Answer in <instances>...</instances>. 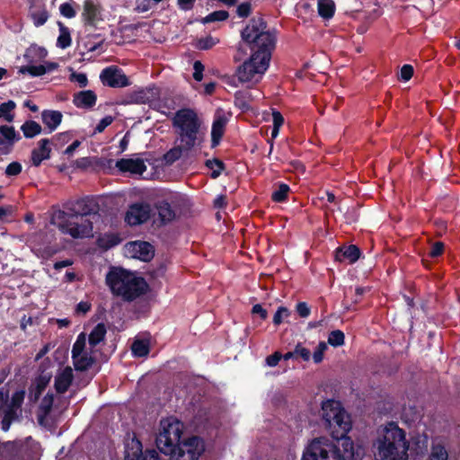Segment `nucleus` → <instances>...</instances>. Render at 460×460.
Masks as SVG:
<instances>
[{
	"instance_id": "obj_1",
	"label": "nucleus",
	"mask_w": 460,
	"mask_h": 460,
	"mask_svg": "<svg viewBox=\"0 0 460 460\" xmlns=\"http://www.w3.org/2000/svg\"><path fill=\"white\" fill-rule=\"evenodd\" d=\"M241 38L251 56L236 68L234 76L243 84L254 85L269 68L276 36L267 29L262 18L254 17L241 31Z\"/></svg>"
},
{
	"instance_id": "obj_2",
	"label": "nucleus",
	"mask_w": 460,
	"mask_h": 460,
	"mask_svg": "<svg viewBox=\"0 0 460 460\" xmlns=\"http://www.w3.org/2000/svg\"><path fill=\"white\" fill-rule=\"evenodd\" d=\"M98 206L90 199H79L54 213L52 222L62 233L75 239L93 236V220L99 217Z\"/></svg>"
},
{
	"instance_id": "obj_3",
	"label": "nucleus",
	"mask_w": 460,
	"mask_h": 460,
	"mask_svg": "<svg viewBox=\"0 0 460 460\" xmlns=\"http://www.w3.org/2000/svg\"><path fill=\"white\" fill-rule=\"evenodd\" d=\"M364 454V448L355 446L350 438L333 442L321 437L308 442L301 460H361Z\"/></svg>"
},
{
	"instance_id": "obj_4",
	"label": "nucleus",
	"mask_w": 460,
	"mask_h": 460,
	"mask_svg": "<svg viewBox=\"0 0 460 460\" xmlns=\"http://www.w3.org/2000/svg\"><path fill=\"white\" fill-rule=\"evenodd\" d=\"M373 448L375 460H409L410 440L394 421L377 429Z\"/></svg>"
},
{
	"instance_id": "obj_5",
	"label": "nucleus",
	"mask_w": 460,
	"mask_h": 460,
	"mask_svg": "<svg viewBox=\"0 0 460 460\" xmlns=\"http://www.w3.org/2000/svg\"><path fill=\"white\" fill-rule=\"evenodd\" d=\"M106 284L111 293L124 302H133L150 291L145 278L137 271L112 267L106 275Z\"/></svg>"
},
{
	"instance_id": "obj_6",
	"label": "nucleus",
	"mask_w": 460,
	"mask_h": 460,
	"mask_svg": "<svg viewBox=\"0 0 460 460\" xmlns=\"http://www.w3.org/2000/svg\"><path fill=\"white\" fill-rule=\"evenodd\" d=\"M172 126L178 135L177 141L184 142L187 147L195 146L201 120L194 110L184 108L176 111Z\"/></svg>"
},
{
	"instance_id": "obj_7",
	"label": "nucleus",
	"mask_w": 460,
	"mask_h": 460,
	"mask_svg": "<svg viewBox=\"0 0 460 460\" xmlns=\"http://www.w3.org/2000/svg\"><path fill=\"white\" fill-rule=\"evenodd\" d=\"M184 424L176 418L169 417L160 421L156 446L164 454L172 451L182 440Z\"/></svg>"
},
{
	"instance_id": "obj_8",
	"label": "nucleus",
	"mask_w": 460,
	"mask_h": 460,
	"mask_svg": "<svg viewBox=\"0 0 460 460\" xmlns=\"http://www.w3.org/2000/svg\"><path fill=\"white\" fill-rule=\"evenodd\" d=\"M204 443L197 437L184 438L169 451L171 460H198L204 452Z\"/></svg>"
},
{
	"instance_id": "obj_9",
	"label": "nucleus",
	"mask_w": 460,
	"mask_h": 460,
	"mask_svg": "<svg viewBox=\"0 0 460 460\" xmlns=\"http://www.w3.org/2000/svg\"><path fill=\"white\" fill-rule=\"evenodd\" d=\"M73 363L77 370H86L94 360L93 347L86 345V336L84 332L80 333L72 349Z\"/></svg>"
},
{
	"instance_id": "obj_10",
	"label": "nucleus",
	"mask_w": 460,
	"mask_h": 460,
	"mask_svg": "<svg viewBox=\"0 0 460 460\" xmlns=\"http://www.w3.org/2000/svg\"><path fill=\"white\" fill-rule=\"evenodd\" d=\"M352 423L350 416L343 409L341 411V414H337V417L333 418L326 427L331 433L332 437L338 441L346 438V435L351 429Z\"/></svg>"
},
{
	"instance_id": "obj_11",
	"label": "nucleus",
	"mask_w": 460,
	"mask_h": 460,
	"mask_svg": "<svg viewBox=\"0 0 460 460\" xmlns=\"http://www.w3.org/2000/svg\"><path fill=\"white\" fill-rule=\"evenodd\" d=\"M159 455L155 450H147L143 453L142 444L136 438L126 442L125 460H158Z\"/></svg>"
},
{
	"instance_id": "obj_12",
	"label": "nucleus",
	"mask_w": 460,
	"mask_h": 460,
	"mask_svg": "<svg viewBox=\"0 0 460 460\" xmlns=\"http://www.w3.org/2000/svg\"><path fill=\"white\" fill-rule=\"evenodd\" d=\"M100 79L104 85L112 88L125 87L129 84L126 75L116 66L104 68L100 75Z\"/></svg>"
},
{
	"instance_id": "obj_13",
	"label": "nucleus",
	"mask_w": 460,
	"mask_h": 460,
	"mask_svg": "<svg viewBox=\"0 0 460 460\" xmlns=\"http://www.w3.org/2000/svg\"><path fill=\"white\" fill-rule=\"evenodd\" d=\"M151 211L149 204L135 203L128 208L125 220L130 226L140 225L149 219Z\"/></svg>"
},
{
	"instance_id": "obj_14",
	"label": "nucleus",
	"mask_w": 460,
	"mask_h": 460,
	"mask_svg": "<svg viewBox=\"0 0 460 460\" xmlns=\"http://www.w3.org/2000/svg\"><path fill=\"white\" fill-rule=\"evenodd\" d=\"M125 255L130 259H152L155 256V249L147 242H130L125 245Z\"/></svg>"
},
{
	"instance_id": "obj_15",
	"label": "nucleus",
	"mask_w": 460,
	"mask_h": 460,
	"mask_svg": "<svg viewBox=\"0 0 460 460\" xmlns=\"http://www.w3.org/2000/svg\"><path fill=\"white\" fill-rule=\"evenodd\" d=\"M116 168L121 172L141 175L146 170V165L141 158H122L116 162Z\"/></svg>"
},
{
	"instance_id": "obj_16",
	"label": "nucleus",
	"mask_w": 460,
	"mask_h": 460,
	"mask_svg": "<svg viewBox=\"0 0 460 460\" xmlns=\"http://www.w3.org/2000/svg\"><path fill=\"white\" fill-rule=\"evenodd\" d=\"M51 377L52 374L50 372L43 371L32 381L29 389L31 400L37 401L39 399L41 393L49 384Z\"/></svg>"
},
{
	"instance_id": "obj_17",
	"label": "nucleus",
	"mask_w": 460,
	"mask_h": 460,
	"mask_svg": "<svg viewBox=\"0 0 460 460\" xmlns=\"http://www.w3.org/2000/svg\"><path fill=\"white\" fill-rule=\"evenodd\" d=\"M343 408L341 404L334 400H327L322 403V420L324 422L325 428L327 425L333 420V418L337 417V414H341V411Z\"/></svg>"
},
{
	"instance_id": "obj_18",
	"label": "nucleus",
	"mask_w": 460,
	"mask_h": 460,
	"mask_svg": "<svg viewBox=\"0 0 460 460\" xmlns=\"http://www.w3.org/2000/svg\"><path fill=\"white\" fill-rule=\"evenodd\" d=\"M49 146V140L43 138L39 141L38 147L31 151V163L34 166H39L43 160L50 157L51 149Z\"/></svg>"
},
{
	"instance_id": "obj_19",
	"label": "nucleus",
	"mask_w": 460,
	"mask_h": 460,
	"mask_svg": "<svg viewBox=\"0 0 460 460\" xmlns=\"http://www.w3.org/2000/svg\"><path fill=\"white\" fill-rule=\"evenodd\" d=\"M73 370L70 367L60 369L55 377V388L58 393H65L73 381Z\"/></svg>"
},
{
	"instance_id": "obj_20",
	"label": "nucleus",
	"mask_w": 460,
	"mask_h": 460,
	"mask_svg": "<svg viewBox=\"0 0 460 460\" xmlns=\"http://www.w3.org/2000/svg\"><path fill=\"white\" fill-rule=\"evenodd\" d=\"M101 13V8L95 4L93 0H85L84 2L83 17L87 24L93 25Z\"/></svg>"
},
{
	"instance_id": "obj_21",
	"label": "nucleus",
	"mask_w": 460,
	"mask_h": 460,
	"mask_svg": "<svg viewBox=\"0 0 460 460\" xmlns=\"http://www.w3.org/2000/svg\"><path fill=\"white\" fill-rule=\"evenodd\" d=\"M96 100V94L88 90L76 93L74 97V103L78 108H91L95 104Z\"/></svg>"
},
{
	"instance_id": "obj_22",
	"label": "nucleus",
	"mask_w": 460,
	"mask_h": 460,
	"mask_svg": "<svg viewBox=\"0 0 460 460\" xmlns=\"http://www.w3.org/2000/svg\"><path fill=\"white\" fill-rule=\"evenodd\" d=\"M63 115L58 111H43L41 119L50 131L55 130L62 121Z\"/></svg>"
},
{
	"instance_id": "obj_23",
	"label": "nucleus",
	"mask_w": 460,
	"mask_h": 460,
	"mask_svg": "<svg viewBox=\"0 0 460 460\" xmlns=\"http://www.w3.org/2000/svg\"><path fill=\"white\" fill-rule=\"evenodd\" d=\"M24 396L25 393L22 390L17 391L13 394L9 408L5 412V419H9L13 416L17 418L18 411H20V408L23 402Z\"/></svg>"
},
{
	"instance_id": "obj_24",
	"label": "nucleus",
	"mask_w": 460,
	"mask_h": 460,
	"mask_svg": "<svg viewBox=\"0 0 460 460\" xmlns=\"http://www.w3.org/2000/svg\"><path fill=\"white\" fill-rule=\"evenodd\" d=\"M361 252L357 245H342L336 249L335 259H359Z\"/></svg>"
},
{
	"instance_id": "obj_25",
	"label": "nucleus",
	"mask_w": 460,
	"mask_h": 460,
	"mask_svg": "<svg viewBox=\"0 0 460 460\" xmlns=\"http://www.w3.org/2000/svg\"><path fill=\"white\" fill-rule=\"evenodd\" d=\"M448 453L443 441L436 439L432 442L428 460H447Z\"/></svg>"
},
{
	"instance_id": "obj_26",
	"label": "nucleus",
	"mask_w": 460,
	"mask_h": 460,
	"mask_svg": "<svg viewBox=\"0 0 460 460\" xmlns=\"http://www.w3.org/2000/svg\"><path fill=\"white\" fill-rule=\"evenodd\" d=\"M30 15L34 25L37 27L43 25L49 19V13L45 5L40 2L38 6L35 5L31 7Z\"/></svg>"
},
{
	"instance_id": "obj_27",
	"label": "nucleus",
	"mask_w": 460,
	"mask_h": 460,
	"mask_svg": "<svg viewBox=\"0 0 460 460\" xmlns=\"http://www.w3.org/2000/svg\"><path fill=\"white\" fill-rule=\"evenodd\" d=\"M193 147H187L184 142L178 141V144L170 149L164 156L167 164H172L181 157V155L191 150Z\"/></svg>"
},
{
	"instance_id": "obj_28",
	"label": "nucleus",
	"mask_w": 460,
	"mask_h": 460,
	"mask_svg": "<svg viewBox=\"0 0 460 460\" xmlns=\"http://www.w3.org/2000/svg\"><path fill=\"white\" fill-rule=\"evenodd\" d=\"M48 56V51L45 48L31 45L27 50L25 54V58L28 59L29 62H33L34 59L41 61Z\"/></svg>"
},
{
	"instance_id": "obj_29",
	"label": "nucleus",
	"mask_w": 460,
	"mask_h": 460,
	"mask_svg": "<svg viewBox=\"0 0 460 460\" xmlns=\"http://www.w3.org/2000/svg\"><path fill=\"white\" fill-rule=\"evenodd\" d=\"M317 7L319 15L324 19H330L334 14L335 4L332 0H318Z\"/></svg>"
},
{
	"instance_id": "obj_30",
	"label": "nucleus",
	"mask_w": 460,
	"mask_h": 460,
	"mask_svg": "<svg viewBox=\"0 0 460 460\" xmlns=\"http://www.w3.org/2000/svg\"><path fill=\"white\" fill-rule=\"evenodd\" d=\"M158 216L162 222L167 223L173 220L175 217V212L171 208L170 204L165 201H162L157 205Z\"/></svg>"
},
{
	"instance_id": "obj_31",
	"label": "nucleus",
	"mask_w": 460,
	"mask_h": 460,
	"mask_svg": "<svg viewBox=\"0 0 460 460\" xmlns=\"http://www.w3.org/2000/svg\"><path fill=\"white\" fill-rule=\"evenodd\" d=\"M105 334V325L103 323L97 324L89 335V345L94 348L97 344L103 341Z\"/></svg>"
},
{
	"instance_id": "obj_32",
	"label": "nucleus",
	"mask_w": 460,
	"mask_h": 460,
	"mask_svg": "<svg viewBox=\"0 0 460 460\" xmlns=\"http://www.w3.org/2000/svg\"><path fill=\"white\" fill-rule=\"evenodd\" d=\"M226 124V119L224 117H218L213 122L211 136L214 144H217L219 139L222 137Z\"/></svg>"
},
{
	"instance_id": "obj_33",
	"label": "nucleus",
	"mask_w": 460,
	"mask_h": 460,
	"mask_svg": "<svg viewBox=\"0 0 460 460\" xmlns=\"http://www.w3.org/2000/svg\"><path fill=\"white\" fill-rule=\"evenodd\" d=\"M0 134L3 137H0V145L4 144V142H7L10 145H13L14 141L19 140L20 137L17 136L14 128L10 126H0Z\"/></svg>"
},
{
	"instance_id": "obj_34",
	"label": "nucleus",
	"mask_w": 460,
	"mask_h": 460,
	"mask_svg": "<svg viewBox=\"0 0 460 460\" xmlns=\"http://www.w3.org/2000/svg\"><path fill=\"white\" fill-rule=\"evenodd\" d=\"M220 42V39L212 35L196 40L194 46L200 50L212 49Z\"/></svg>"
},
{
	"instance_id": "obj_35",
	"label": "nucleus",
	"mask_w": 460,
	"mask_h": 460,
	"mask_svg": "<svg viewBox=\"0 0 460 460\" xmlns=\"http://www.w3.org/2000/svg\"><path fill=\"white\" fill-rule=\"evenodd\" d=\"M21 129L25 137L31 138L41 132V126L36 121L29 120L22 125Z\"/></svg>"
},
{
	"instance_id": "obj_36",
	"label": "nucleus",
	"mask_w": 460,
	"mask_h": 460,
	"mask_svg": "<svg viewBox=\"0 0 460 460\" xmlns=\"http://www.w3.org/2000/svg\"><path fill=\"white\" fill-rule=\"evenodd\" d=\"M135 357H145L149 353V342L146 340H136L131 347Z\"/></svg>"
},
{
	"instance_id": "obj_37",
	"label": "nucleus",
	"mask_w": 460,
	"mask_h": 460,
	"mask_svg": "<svg viewBox=\"0 0 460 460\" xmlns=\"http://www.w3.org/2000/svg\"><path fill=\"white\" fill-rule=\"evenodd\" d=\"M15 102L8 101L0 105V119H4L8 122H12L14 119L13 111L15 109Z\"/></svg>"
},
{
	"instance_id": "obj_38",
	"label": "nucleus",
	"mask_w": 460,
	"mask_h": 460,
	"mask_svg": "<svg viewBox=\"0 0 460 460\" xmlns=\"http://www.w3.org/2000/svg\"><path fill=\"white\" fill-rule=\"evenodd\" d=\"M60 34L58 38V46L61 49H66L71 45V36L69 30L64 26L62 22H58Z\"/></svg>"
},
{
	"instance_id": "obj_39",
	"label": "nucleus",
	"mask_w": 460,
	"mask_h": 460,
	"mask_svg": "<svg viewBox=\"0 0 460 460\" xmlns=\"http://www.w3.org/2000/svg\"><path fill=\"white\" fill-rule=\"evenodd\" d=\"M19 73L22 75L29 74L31 76L35 77L45 75V69L42 65H27L21 66Z\"/></svg>"
},
{
	"instance_id": "obj_40",
	"label": "nucleus",
	"mask_w": 460,
	"mask_h": 460,
	"mask_svg": "<svg viewBox=\"0 0 460 460\" xmlns=\"http://www.w3.org/2000/svg\"><path fill=\"white\" fill-rule=\"evenodd\" d=\"M229 17V13L226 11L220 10V11H215L206 17L201 19L202 23H208V22H220V21H226Z\"/></svg>"
},
{
	"instance_id": "obj_41",
	"label": "nucleus",
	"mask_w": 460,
	"mask_h": 460,
	"mask_svg": "<svg viewBox=\"0 0 460 460\" xmlns=\"http://www.w3.org/2000/svg\"><path fill=\"white\" fill-rule=\"evenodd\" d=\"M345 342V335L343 332L335 330L330 332L328 336V344L332 347L342 346Z\"/></svg>"
},
{
	"instance_id": "obj_42",
	"label": "nucleus",
	"mask_w": 460,
	"mask_h": 460,
	"mask_svg": "<svg viewBox=\"0 0 460 460\" xmlns=\"http://www.w3.org/2000/svg\"><path fill=\"white\" fill-rule=\"evenodd\" d=\"M272 119L273 128L271 131V138H275L279 135V128L284 123V118L279 111L274 110L272 111Z\"/></svg>"
},
{
	"instance_id": "obj_43",
	"label": "nucleus",
	"mask_w": 460,
	"mask_h": 460,
	"mask_svg": "<svg viewBox=\"0 0 460 460\" xmlns=\"http://www.w3.org/2000/svg\"><path fill=\"white\" fill-rule=\"evenodd\" d=\"M206 165L211 170V177L214 179L217 178L224 169L223 163L217 159L208 160Z\"/></svg>"
},
{
	"instance_id": "obj_44",
	"label": "nucleus",
	"mask_w": 460,
	"mask_h": 460,
	"mask_svg": "<svg viewBox=\"0 0 460 460\" xmlns=\"http://www.w3.org/2000/svg\"><path fill=\"white\" fill-rule=\"evenodd\" d=\"M289 192V187L287 184H280L273 193L272 199L276 202H282L287 199Z\"/></svg>"
},
{
	"instance_id": "obj_45",
	"label": "nucleus",
	"mask_w": 460,
	"mask_h": 460,
	"mask_svg": "<svg viewBox=\"0 0 460 460\" xmlns=\"http://www.w3.org/2000/svg\"><path fill=\"white\" fill-rule=\"evenodd\" d=\"M414 444L416 446V453L418 455L422 454L428 448V437L426 435L417 436L414 439Z\"/></svg>"
},
{
	"instance_id": "obj_46",
	"label": "nucleus",
	"mask_w": 460,
	"mask_h": 460,
	"mask_svg": "<svg viewBox=\"0 0 460 460\" xmlns=\"http://www.w3.org/2000/svg\"><path fill=\"white\" fill-rule=\"evenodd\" d=\"M290 315V312L287 307L280 306L277 310L273 317V323L275 325H279L285 319Z\"/></svg>"
},
{
	"instance_id": "obj_47",
	"label": "nucleus",
	"mask_w": 460,
	"mask_h": 460,
	"mask_svg": "<svg viewBox=\"0 0 460 460\" xmlns=\"http://www.w3.org/2000/svg\"><path fill=\"white\" fill-rule=\"evenodd\" d=\"M328 346L327 343L324 341H321L318 346L316 347L314 354H313V359L314 363H320L323 359V355L325 351L327 350Z\"/></svg>"
},
{
	"instance_id": "obj_48",
	"label": "nucleus",
	"mask_w": 460,
	"mask_h": 460,
	"mask_svg": "<svg viewBox=\"0 0 460 460\" xmlns=\"http://www.w3.org/2000/svg\"><path fill=\"white\" fill-rule=\"evenodd\" d=\"M60 13L66 18H73L76 14V11L71 3H65L59 6Z\"/></svg>"
},
{
	"instance_id": "obj_49",
	"label": "nucleus",
	"mask_w": 460,
	"mask_h": 460,
	"mask_svg": "<svg viewBox=\"0 0 460 460\" xmlns=\"http://www.w3.org/2000/svg\"><path fill=\"white\" fill-rule=\"evenodd\" d=\"M236 13L241 18H246L252 13V4L250 2L242 3L237 6Z\"/></svg>"
},
{
	"instance_id": "obj_50",
	"label": "nucleus",
	"mask_w": 460,
	"mask_h": 460,
	"mask_svg": "<svg viewBox=\"0 0 460 460\" xmlns=\"http://www.w3.org/2000/svg\"><path fill=\"white\" fill-rule=\"evenodd\" d=\"M444 243L442 242H436L430 245L429 255L430 257H438L443 255Z\"/></svg>"
},
{
	"instance_id": "obj_51",
	"label": "nucleus",
	"mask_w": 460,
	"mask_h": 460,
	"mask_svg": "<svg viewBox=\"0 0 460 460\" xmlns=\"http://www.w3.org/2000/svg\"><path fill=\"white\" fill-rule=\"evenodd\" d=\"M70 80L72 82L77 83L80 87H85L88 84L87 76L84 73H72L70 75Z\"/></svg>"
},
{
	"instance_id": "obj_52",
	"label": "nucleus",
	"mask_w": 460,
	"mask_h": 460,
	"mask_svg": "<svg viewBox=\"0 0 460 460\" xmlns=\"http://www.w3.org/2000/svg\"><path fill=\"white\" fill-rule=\"evenodd\" d=\"M114 119L112 116H106L98 123L93 130V134L102 133L104 129L113 122Z\"/></svg>"
},
{
	"instance_id": "obj_53",
	"label": "nucleus",
	"mask_w": 460,
	"mask_h": 460,
	"mask_svg": "<svg viewBox=\"0 0 460 460\" xmlns=\"http://www.w3.org/2000/svg\"><path fill=\"white\" fill-rule=\"evenodd\" d=\"M22 172V165L18 162L11 163L5 169V174L8 176L18 175Z\"/></svg>"
},
{
	"instance_id": "obj_54",
	"label": "nucleus",
	"mask_w": 460,
	"mask_h": 460,
	"mask_svg": "<svg viewBox=\"0 0 460 460\" xmlns=\"http://www.w3.org/2000/svg\"><path fill=\"white\" fill-rule=\"evenodd\" d=\"M118 243V239L112 235H107L99 239V244L104 248H110Z\"/></svg>"
},
{
	"instance_id": "obj_55",
	"label": "nucleus",
	"mask_w": 460,
	"mask_h": 460,
	"mask_svg": "<svg viewBox=\"0 0 460 460\" xmlns=\"http://www.w3.org/2000/svg\"><path fill=\"white\" fill-rule=\"evenodd\" d=\"M193 69H194L193 78L198 82L201 81L203 78V71H204V66L202 65V63L199 60L195 61L193 64Z\"/></svg>"
},
{
	"instance_id": "obj_56",
	"label": "nucleus",
	"mask_w": 460,
	"mask_h": 460,
	"mask_svg": "<svg viewBox=\"0 0 460 460\" xmlns=\"http://www.w3.org/2000/svg\"><path fill=\"white\" fill-rule=\"evenodd\" d=\"M295 353L297 357H301L303 360L308 361L311 357V352L306 348L297 344L295 348Z\"/></svg>"
},
{
	"instance_id": "obj_57",
	"label": "nucleus",
	"mask_w": 460,
	"mask_h": 460,
	"mask_svg": "<svg viewBox=\"0 0 460 460\" xmlns=\"http://www.w3.org/2000/svg\"><path fill=\"white\" fill-rule=\"evenodd\" d=\"M53 394H47L41 403H40V409L44 411L45 414H47L51 407H52V404H53Z\"/></svg>"
},
{
	"instance_id": "obj_58",
	"label": "nucleus",
	"mask_w": 460,
	"mask_h": 460,
	"mask_svg": "<svg viewBox=\"0 0 460 460\" xmlns=\"http://www.w3.org/2000/svg\"><path fill=\"white\" fill-rule=\"evenodd\" d=\"M296 312L301 317L305 318L310 315L311 309L305 302H299L296 305Z\"/></svg>"
},
{
	"instance_id": "obj_59",
	"label": "nucleus",
	"mask_w": 460,
	"mask_h": 460,
	"mask_svg": "<svg viewBox=\"0 0 460 460\" xmlns=\"http://www.w3.org/2000/svg\"><path fill=\"white\" fill-rule=\"evenodd\" d=\"M413 75V67L411 65H404L401 68L400 77L402 81H409Z\"/></svg>"
},
{
	"instance_id": "obj_60",
	"label": "nucleus",
	"mask_w": 460,
	"mask_h": 460,
	"mask_svg": "<svg viewBox=\"0 0 460 460\" xmlns=\"http://www.w3.org/2000/svg\"><path fill=\"white\" fill-rule=\"evenodd\" d=\"M281 358L282 355L279 352H275L274 354L267 357L266 363L269 367H275Z\"/></svg>"
},
{
	"instance_id": "obj_61",
	"label": "nucleus",
	"mask_w": 460,
	"mask_h": 460,
	"mask_svg": "<svg viewBox=\"0 0 460 460\" xmlns=\"http://www.w3.org/2000/svg\"><path fill=\"white\" fill-rule=\"evenodd\" d=\"M14 212L13 206L0 207V221H4L7 217H10Z\"/></svg>"
},
{
	"instance_id": "obj_62",
	"label": "nucleus",
	"mask_w": 460,
	"mask_h": 460,
	"mask_svg": "<svg viewBox=\"0 0 460 460\" xmlns=\"http://www.w3.org/2000/svg\"><path fill=\"white\" fill-rule=\"evenodd\" d=\"M252 313L255 314H259L262 320L266 319L267 315H268L267 311L265 309H263L261 305H253V307L252 309Z\"/></svg>"
},
{
	"instance_id": "obj_63",
	"label": "nucleus",
	"mask_w": 460,
	"mask_h": 460,
	"mask_svg": "<svg viewBox=\"0 0 460 460\" xmlns=\"http://www.w3.org/2000/svg\"><path fill=\"white\" fill-rule=\"evenodd\" d=\"M52 348L53 346L51 345V343L45 344L37 353L35 359L39 360L40 358L44 357Z\"/></svg>"
},
{
	"instance_id": "obj_64",
	"label": "nucleus",
	"mask_w": 460,
	"mask_h": 460,
	"mask_svg": "<svg viewBox=\"0 0 460 460\" xmlns=\"http://www.w3.org/2000/svg\"><path fill=\"white\" fill-rule=\"evenodd\" d=\"M91 308V305L88 302H80L76 306V311L78 313L85 314L87 313Z\"/></svg>"
}]
</instances>
